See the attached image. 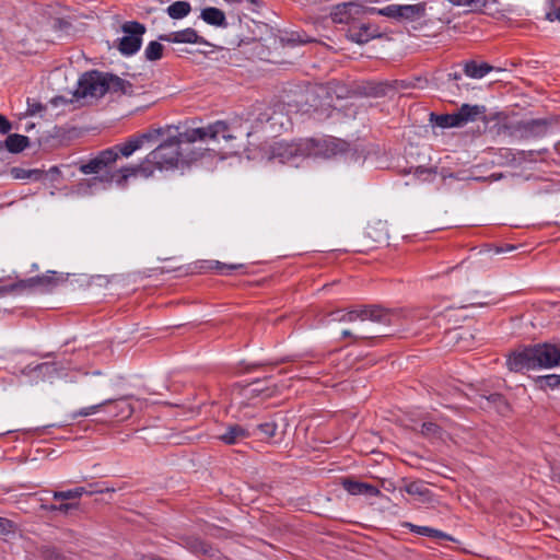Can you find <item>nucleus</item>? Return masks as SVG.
Listing matches in <instances>:
<instances>
[{
	"label": "nucleus",
	"mask_w": 560,
	"mask_h": 560,
	"mask_svg": "<svg viewBox=\"0 0 560 560\" xmlns=\"http://www.w3.org/2000/svg\"><path fill=\"white\" fill-rule=\"evenodd\" d=\"M249 133L250 130L240 121L226 125L225 121L218 120L206 127L188 129L162 142L140 164L120 168V178L125 180L136 176L149 178L156 170L163 172L179 168L201 155L200 149L197 150L194 147L195 142L207 140L220 142L221 139L230 142Z\"/></svg>",
	"instance_id": "f257e3e1"
},
{
	"label": "nucleus",
	"mask_w": 560,
	"mask_h": 560,
	"mask_svg": "<svg viewBox=\"0 0 560 560\" xmlns=\"http://www.w3.org/2000/svg\"><path fill=\"white\" fill-rule=\"evenodd\" d=\"M28 144V137L19 133L9 135L4 141L5 149L11 153H20L25 150Z\"/></svg>",
	"instance_id": "393cba45"
},
{
	"label": "nucleus",
	"mask_w": 560,
	"mask_h": 560,
	"mask_svg": "<svg viewBox=\"0 0 560 560\" xmlns=\"http://www.w3.org/2000/svg\"><path fill=\"white\" fill-rule=\"evenodd\" d=\"M511 371L560 366V343H538L514 352L508 359Z\"/></svg>",
	"instance_id": "39448f33"
},
{
	"label": "nucleus",
	"mask_w": 560,
	"mask_h": 560,
	"mask_svg": "<svg viewBox=\"0 0 560 560\" xmlns=\"http://www.w3.org/2000/svg\"><path fill=\"white\" fill-rule=\"evenodd\" d=\"M35 112H36L35 108L31 109V114H35Z\"/></svg>",
	"instance_id": "864d4df0"
},
{
	"label": "nucleus",
	"mask_w": 560,
	"mask_h": 560,
	"mask_svg": "<svg viewBox=\"0 0 560 560\" xmlns=\"http://www.w3.org/2000/svg\"><path fill=\"white\" fill-rule=\"evenodd\" d=\"M452 340H455L462 349H468V345H460L462 341H468L472 335L468 330L457 331L454 330L450 334Z\"/></svg>",
	"instance_id": "c9c22d12"
},
{
	"label": "nucleus",
	"mask_w": 560,
	"mask_h": 560,
	"mask_svg": "<svg viewBox=\"0 0 560 560\" xmlns=\"http://www.w3.org/2000/svg\"><path fill=\"white\" fill-rule=\"evenodd\" d=\"M405 527L409 528L412 533H415L417 535L432 537L435 539H445V540H450V541L455 540V538L452 537L451 535H448L440 529L433 528V527L419 526V525H415L411 523H406Z\"/></svg>",
	"instance_id": "412c9836"
},
{
	"label": "nucleus",
	"mask_w": 560,
	"mask_h": 560,
	"mask_svg": "<svg viewBox=\"0 0 560 560\" xmlns=\"http://www.w3.org/2000/svg\"><path fill=\"white\" fill-rule=\"evenodd\" d=\"M247 436L248 432L243 427L234 424L230 425L226 431L219 436V439L228 445H233Z\"/></svg>",
	"instance_id": "b1692460"
},
{
	"label": "nucleus",
	"mask_w": 560,
	"mask_h": 560,
	"mask_svg": "<svg viewBox=\"0 0 560 560\" xmlns=\"http://www.w3.org/2000/svg\"><path fill=\"white\" fill-rule=\"evenodd\" d=\"M130 88L129 82L117 75L93 70L80 77L74 95L78 98H98L107 92H121L125 94Z\"/></svg>",
	"instance_id": "423d86ee"
},
{
	"label": "nucleus",
	"mask_w": 560,
	"mask_h": 560,
	"mask_svg": "<svg viewBox=\"0 0 560 560\" xmlns=\"http://www.w3.org/2000/svg\"><path fill=\"white\" fill-rule=\"evenodd\" d=\"M423 317L417 312L389 311L376 305L361 306L351 310H338L331 313V320L350 323L352 329L341 331L342 337H354L357 339L372 338L387 335L374 329L372 326H393L400 322L412 324L422 320Z\"/></svg>",
	"instance_id": "f03ea898"
},
{
	"label": "nucleus",
	"mask_w": 560,
	"mask_h": 560,
	"mask_svg": "<svg viewBox=\"0 0 560 560\" xmlns=\"http://www.w3.org/2000/svg\"><path fill=\"white\" fill-rule=\"evenodd\" d=\"M97 493H102L103 490H95ZM94 491L88 490L85 487H77L73 489H68L63 491H52V499L57 501H69L79 499L84 494H93Z\"/></svg>",
	"instance_id": "5701e85b"
},
{
	"label": "nucleus",
	"mask_w": 560,
	"mask_h": 560,
	"mask_svg": "<svg viewBox=\"0 0 560 560\" xmlns=\"http://www.w3.org/2000/svg\"><path fill=\"white\" fill-rule=\"evenodd\" d=\"M451 2L469 11L480 10L486 5V0H451Z\"/></svg>",
	"instance_id": "f704fd0d"
},
{
	"label": "nucleus",
	"mask_w": 560,
	"mask_h": 560,
	"mask_svg": "<svg viewBox=\"0 0 560 560\" xmlns=\"http://www.w3.org/2000/svg\"><path fill=\"white\" fill-rule=\"evenodd\" d=\"M430 121L440 128H456L459 127V122L455 113L445 114V115H436L434 113L430 114Z\"/></svg>",
	"instance_id": "bb28decb"
},
{
	"label": "nucleus",
	"mask_w": 560,
	"mask_h": 560,
	"mask_svg": "<svg viewBox=\"0 0 560 560\" xmlns=\"http://www.w3.org/2000/svg\"><path fill=\"white\" fill-rule=\"evenodd\" d=\"M163 46L159 42H150L145 47L144 55L150 61L159 60L162 57Z\"/></svg>",
	"instance_id": "72a5a7b5"
},
{
	"label": "nucleus",
	"mask_w": 560,
	"mask_h": 560,
	"mask_svg": "<svg viewBox=\"0 0 560 560\" xmlns=\"http://www.w3.org/2000/svg\"><path fill=\"white\" fill-rule=\"evenodd\" d=\"M472 371L470 368L463 365L459 369L455 370L447 381L448 385L452 383H458L460 385H475L476 380L471 377Z\"/></svg>",
	"instance_id": "a878e982"
},
{
	"label": "nucleus",
	"mask_w": 560,
	"mask_h": 560,
	"mask_svg": "<svg viewBox=\"0 0 560 560\" xmlns=\"http://www.w3.org/2000/svg\"><path fill=\"white\" fill-rule=\"evenodd\" d=\"M405 491L410 495H417L423 500H427L430 495V490L425 487L422 481H411L405 487Z\"/></svg>",
	"instance_id": "7c9ffc66"
},
{
	"label": "nucleus",
	"mask_w": 560,
	"mask_h": 560,
	"mask_svg": "<svg viewBox=\"0 0 560 560\" xmlns=\"http://www.w3.org/2000/svg\"><path fill=\"white\" fill-rule=\"evenodd\" d=\"M121 30L124 36L119 40L118 49L124 56H132L141 47L142 35L145 33V27L139 22L131 21L126 22Z\"/></svg>",
	"instance_id": "0eeeda50"
},
{
	"label": "nucleus",
	"mask_w": 560,
	"mask_h": 560,
	"mask_svg": "<svg viewBox=\"0 0 560 560\" xmlns=\"http://www.w3.org/2000/svg\"><path fill=\"white\" fill-rule=\"evenodd\" d=\"M15 530V524L5 517L0 516V535H8Z\"/></svg>",
	"instance_id": "79ce46f5"
},
{
	"label": "nucleus",
	"mask_w": 560,
	"mask_h": 560,
	"mask_svg": "<svg viewBox=\"0 0 560 560\" xmlns=\"http://www.w3.org/2000/svg\"><path fill=\"white\" fill-rule=\"evenodd\" d=\"M201 19L209 25L213 26H226V18L223 11L214 7H208L202 9Z\"/></svg>",
	"instance_id": "4be33fe9"
},
{
	"label": "nucleus",
	"mask_w": 560,
	"mask_h": 560,
	"mask_svg": "<svg viewBox=\"0 0 560 560\" xmlns=\"http://www.w3.org/2000/svg\"><path fill=\"white\" fill-rule=\"evenodd\" d=\"M117 158L118 152L116 149H106L100 152L88 163H82L79 170L83 174H98L103 172L109 164L114 163Z\"/></svg>",
	"instance_id": "f8f14e48"
},
{
	"label": "nucleus",
	"mask_w": 560,
	"mask_h": 560,
	"mask_svg": "<svg viewBox=\"0 0 560 560\" xmlns=\"http://www.w3.org/2000/svg\"><path fill=\"white\" fill-rule=\"evenodd\" d=\"M366 234L375 242L386 241L388 238L386 223L378 220L374 224H369Z\"/></svg>",
	"instance_id": "cd10ccee"
},
{
	"label": "nucleus",
	"mask_w": 560,
	"mask_h": 560,
	"mask_svg": "<svg viewBox=\"0 0 560 560\" xmlns=\"http://www.w3.org/2000/svg\"><path fill=\"white\" fill-rule=\"evenodd\" d=\"M380 36L378 28L370 23H361L355 21L352 23L347 32V37L357 44H365L373 38Z\"/></svg>",
	"instance_id": "4468645a"
},
{
	"label": "nucleus",
	"mask_w": 560,
	"mask_h": 560,
	"mask_svg": "<svg viewBox=\"0 0 560 560\" xmlns=\"http://www.w3.org/2000/svg\"><path fill=\"white\" fill-rule=\"evenodd\" d=\"M162 40L170 43H185V44H197L200 42V37L194 28H185L177 32L161 36Z\"/></svg>",
	"instance_id": "a211bd4d"
},
{
	"label": "nucleus",
	"mask_w": 560,
	"mask_h": 560,
	"mask_svg": "<svg viewBox=\"0 0 560 560\" xmlns=\"http://www.w3.org/2000/svg\"><path fill=\"white\" fill-rule=\"evenodd\" d=\"M425 5L422 3L417 4H388L380 9L378 13L383 16L396 20H418L424 15Z\"/></svg>",
	"instance_id": "1a4fd4ad"
},
{
	"label": "nucleus",
	"mask_w": 560,
	"mask_h": 560,
	"mask_svg": "<svg viewBox=\"0 0 560 560\" xmlns=\"http://www.w3.org/2000/svg\"><path fill=\"white\" fill-rule=\"evenodd\" d=\"M425 81H422L420 78H417L415 80H411V81H407V80H401V81H396L395 84V89L396 90H405V89H411V88H420V89H423L424 83Z\"/></svg>",
	"instance_id": "e433bc0d"
},
{
	"label": "nucleus",
	"mask_w": 560,
	"mask_h": 560,
	"mask_svg": "<svg viewBox=\"0 0 560 560\" xmlns=\"http://www.w3.org/2000/svg\"><path fill=\"white\" fill-rule=\"evenodd\" d=\"M463 70L468 78L479 80L485 78L489 72H491L493 70V67L487 62L468 60L464 62Z\"/></svg>",
	"instance_id": "6ab92c4d"
},
{
	"label": "nucleus",
	"mask_w": 560,
	"mask_h": 560,
	"mask_svg": "<svg viewBox=\"0 0 560 560\" xmlns=\"http://www.w3.org/2000/svg\"><path fill=\"white\" fill-rule=\"evenodd\" d=\"M364 13V7L357 1L343 2L332 7L330 18L332 22L340 24H349V26L359 21Z\"/></svg>",
	"instance_id": "9d476101"
},
{
	"label": "nucleus",
	"mask_w": 560,
	"mask_h": 560,
	"mask_svg": "<svg viewBox=\"0 0 560 560\" xmlns=\"http://www.w3.org/2000/svg\"><path fill=\"white\" fill-rule=\"evenodd\" d=\"M50 506H56V504H42V509L46 512H50Z\"/></svg>",
	"instance_id": "3c124183"
},
{
	"label": "nucleus",
	"mask_w": 560,
	"mask_h": 560,
	"mask_svg": "<svg viewBox=\"0 0 560 560\" xmlns=\"http://www.w3.org/2000/svg\"><path fill=\"white\" fill-rule=\"evenodd\" d=\"M549 21L560 22V0H551L549 11L546 14Z\"/></svg>",
	"instance_id": "ea45409f"
},
{
	"label": "nucleus",
	"mask_w": 560,
	"mask_h": 560,
	"mask_svg": "<svg viewBox=\"0 0 560 560\" xmlns=\"http://www.w3.org/2000/svg\"><path fill=\"white\" fill-rule=\"evenodd\" d=\"M177 542L196 556L212 558L218 552V550L212 545L196 536L182 535L178 537Z\"/></svg>",
	"instance_id": "ddd939ff"
},
{
	"label": "nucleus",
	"mask_w": 560,
	"mask_h": 560,
	"mask_svg": "<svg viewBox=\"0 0 560 560\" xmlns=\"http://www.w3.org/2000/svg\"><path fill=\"white\" fill-rule=\"evenodd\" d=\"M39 556L43 560H67L65 553L50 546H44L39 549Z\"/></svg>",
	"instance_id": "473e14b6"
},
{
	"label": "nucleus",
	"mask_w": 560,
	"mask_h": 560,
	"mask_svg": "<svg viewBox=\"0 0 560 560\" xmlns=\"http://www.w3.org/2000/svg\"><path fill=\"white\" fill-rule=\"evenodd\" d=\"M349 149L346 141L323 136L299 139L296 141H277L270 145L269 160L299 167L307 159H330L345 154Z\"/></svg>",
	"instance_id": "7ed1b4c3"
},
{
	"label": "nucleus",
	"mask_w": 560,
	"mask_h": 560,
	"mask_svg": "<svg viewBox=\"0 0 560 560\" xmlns=\"http://www.w3.org/2000/svg\"><path fill=\"white\" fill-rule=\"evenodd\" d=\"M14 290H11L10 289V285H2L0 287V295H3L5 293H9V292H13Z\"/></svg>",
	"instance_id": "09e8293b"
},
{
	"label": "nucleus",
	"mask_w": 560,
	"mask_h": 560,
	"mask_svg": "<svg viewBox=\"0 0 560 560\" xmlns=\"http://www.w3.org/2000/svg\"><path fill=\"white\" fill-rule=\"evenodd\" d=\"M190 4L186 1H175L167 8V14L172 19H183L190 12Z\"/></svg>",
	"instance_id": "c85d7f7f"
},
{
	"label": "nucleus",
	"mask_w": 560,
	"mask_h": 560,
	"mask_svg": "<svg viewBox=\"0 0 560 560\" xmlns=\"http://www.w3.org/2000/svg\"><path fill=\"white\" fill-rule=\"evenodd\" d=\"M115 175L112 176H96L85 179L78 185V192L81 195L95 194L100 190L106 189L110 185Z\"/></svg>",
	"instance_id": "f3484780"
},
{
	"label": "nucleus",
	"mask_w": 560,
	"mask_h": 560,
	"mask_svg": "<svg viewBox=\"0 0 560 560\" xmlns=\"http://www.w3.org/2000/svg\"><path fill=\"white\" fill-rule=\"evenodd\" d=\"M253 4H257L259 0H249Z\"/></svg>",
	"instance_id": "603ef678"
},
{
	"label": "nucleus",
	"mask_w": 560,
	"mask_h": 560,
	"mask_svg": "<svg viewBox=\"0 0 560 560\" xmlns=\"http://www.w3.org/2000/svg\"><path fill=\"white\" fill-rule=\"evenodd\" d=\"M551 480L560 483V464L551 466Z\"/></svg>",
	"instance_id": "49530a36"
},
{
	"label": "nucleus",
	"mask_w": 560,
	"mask_h": 560,
	"mask_svg": "<svg viewBox=\"0 0 560 560\" xmlns=\"http://www.w3.org/2000/svg\"><path fill=\"white\" fill-rule=\"evenodd\" d=\"M482 113V106L464 104L457 112H455V115L459 122V127H463L467 122L476 120V118Z\"/></svg>",
	"instance_id": "aec40b11"
},
{
	"label": "nucleus",
	"mask_w": 560,
	"mask_h": 560,
	"mask_svg": "<svg viewBox=\"0 0 560 560\" xmlns=\"http://www.w3.org/2000/svg\"><path fill=\"white\" fill-rule=\"evenodd\" d=\"M420 433L425 438L441 439L443 431L436 423L428 421L421 424Z\"/></svg>",
	"instance_id": "2f4dec72"
},
{
	"label": "nucleus",
	"mask_w": 560,
	"mask_h": 560,
	"mask_svg": "<svg viewBox=\"0 0 560 560\" xmlns=\"http://www.w3.org/2000/svg\"><path fill=\"white\" fill-rule=\"evenodd\" d=\"M341 485L351 495H365L372 498L381 494V491L375 486L350 478L342 479Z\"/></svg>",
	"instance_id": "2eb2a0df"
},
{
	"label": "nucleus",
	"mask_w": 560,
	"mask_h": 560,
	"mask_svg": "<svg viewBox=\"0 0 560 560\" xmlns=\"http://www.w3.org/2000/svg\"><path fill=\"white\" fill-rule=\"evenodd\" d=\"M503 178V174L502 173H493L491 174L488 179H490L491 182H498L500 179Z\"/></svg>",
	"instance_id": "de8ad7c7"
},
{
	"label": "nucleus",
	"mask_w": 560,
	"mask_h": 560,
	"mask_svg": "<svg viewBox=\"0 0 560 560\" xmlns=\"http://www.w3.org/2000/svg\"><path fill=\"white\" fill-rule=\"evenodd\" d=\"M27 375H35L42 382H52L54 375L59 374L55 363L44 362L39 364H28L23 371Z\"/></svg>",
	"instance_id": "dca6fc26"
},
{
	"label": "nucleus",
	"mask_w": 560,
	"mask_h": 560,
	"mask_svg": "<svg viewBox=\"0 0 560 560\" xmlns=\"http://www.w3.org/2000/svg\"><path fill=\"white\" fill-rule=\"evenodd\" d=\"M161 132V129H153L137 136H132L126 142L117 144L112 149H116L118 155L120 154L124 158H129L136 151L142 149L145 143L154 142Z\"/></svg>",
	"instance_id": "9b49d317"
},
{
	"label": "nucleus",
	"mask_w": 560,
	"mask_h": 560,
	"mask_svg": "<svg viewBox=\"0 0 560 560\" xmlns=\"http://www.w3.org/2000/svg\"><path fill=\"white\" fill-rule=\"evenodd\" d=\"M538 378L542 383L541 385H560V375L557 374L540 375Z\"/></svg>",
	"instance_id": "37998d69"
},
{
	"label": "nucleus",
	"mask_w": 560,
	"mask_h": 560,
	"mask_svg": "<svg viewBox=\"0 0 560 560\" xmlns=\"http://www.w3.org/2000/svg\"><path fill=\"white\" fill-rule=\"evenodd\" d=\"M301 109L298 103L292 104L291 102H281L277 103L273 106L268 107H257L256 108V117L253 122H249L248 119L234 118L231 121L226 122V125H232L235 121H240L243 126L247 127L250 130V133L247 136H241V138H249L254 132L258 130H262L269 133H277L282 130H288L292 126V114L299 113Z\"/></svg>",
	"instance_id": "20e7f679"
},
{
	"label": "nucleus",
	"mask_w": 560,
	"mask_h": 560,
	"mask_svg": "<svg viewBox=\"0 0 560 560\" xmlns=\"http://www.w3.org/2000/svg\"><path fill=\"white\" fill-rule=\"evenodd\" d=\"M114 401V399H105L98 404H95V405H92V406H89V407H83L77 411H73L72 413H70V419L71 420H75L77 418L79 417H89L91 415H94L96 413L97 411L101 410L102 407H104L105 405L109 404Z\"/></svg>",
	"instance_id": "c756f323"
},
{
	"label": "nucleus",
	"mask_w": 560,
	"mask_h": 560,
	"mask_svg": "<svg viewBox=\"0 0 560 560\" xmlns=\"http://www.w3.org/2000/svg\"><path fill=\"white\" fill-rule=\"evenodd\" d=\"M79 502H65L60 504H56V506H50V512H59L61 514H68L69 512L79 509Z\"/></svg>",
	"instance_id": "4c0bfd02"
},
{
	"label": "nucleus",
	"mask_w": 560,
	"mask_h": 560,
	"mask_svg": "<svg viewBox=\"0 0 560 560\" xmlns=\"http://www.w3.org/2000/svg\"><path fill=\"white\" fill-rule=\"evenodd\" d=\"M11 130L12 124L3 115H0V135H7Z\"/></svg>",
	"instance_id": "a18cd8bd"
},
{
	"label": "nucleus",
	"mask_w": 560,
	"mask_h": 560,
	"mask_svg": "<svg viewBox=\"0 0 560 560\" xmlns=\"http://www.w3.org/2000/svg\"><path fill=\"white\" fill-rule=\"evenodd\" d=\"M259 432L266 438H272L277 432V424L275 422H265L257 425Z\"/></svg>",
	"instance_id": "a19ab883"
},
{
	"label": "nucleus",
	"mask_w": 560,
	"mask_h": 560,
	"mask_svg": "<svg viewBox=\"0 0 560 560\" xmlns=\"http://www.w3.org/2000/svg\"><path fill=\"white\" fill-rule=\"evenodd\" d=\"M450 79L459 80L462 78L460 73L454 72L448 74Z\"/></svg>",
	"instance_id": "8fccbe9b"
},
{
	"label": "nucleus",
	"mask_w": 560,
	"mask_h": 560,
	"mask_svg": "<svg viewBox=\"0 0 560 560\" xmlns=\"http://www.w3.org/2000/svg\"><path fill=\"white\" fill-rule=\"evenodd\" d=\"M58 281L59 278L56 277V272L48 271L46 275L32 277L12 283L10 284V289L14 291H32L45 293L51 291L57 285Z\"/></svg>",
	"instance_id": "6e6552de"
},
{
	"label": "nucleus",
	"mask_w": 560,
	"mask_h": 560,
	"mask_svg": "<svg viewBox=\"0 0 560 560\" xmlns=\"http://www.w3.org/2000/svg\"><path fill=\"white\" fill-rule=\"evenodd\" d=\"M211 265H214L222 275H230L232 270L242 267V265H225L221 264L220 261H211Z\"/></svg>",
	"instance_id": "c03bdc74"
},
{
	"label": "nucleus",
	"mask_w": 560,
	"mask_h": 560,
	"mask_svg": "<svg viewBox=\"0 0 560 560\" xmlns=\"http://www.w3.org/2000/svg\"><path fill=\"white\" fill-rule=\"evenodd\" d=\"M11 175L15 179H28L32 176H37V171L24 170L22 167H13L11 170Z\"/></svg>",
	"instance_id": "58836bf2"
}]
</instances>
